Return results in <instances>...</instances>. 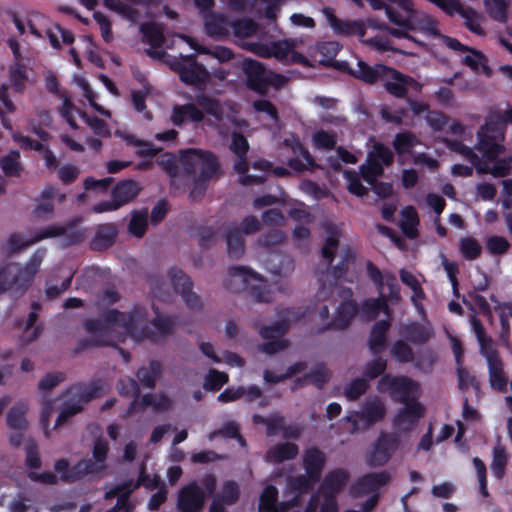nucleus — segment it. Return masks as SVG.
I'll list each match as a JSON object with an SVG mask.
<instances>
[{
	"instance_id": "obj_1",
	"label": "nucleus",
	"mask_w": 512,
	"mask_h": 512,
	"mask_svg": "<svg viewBox=\"0 0 512 512\" xmlns=\"http://www.w3.org/2000/svg\"><path fill=\"white\" fill-rule=\"evenodd\" d=\"M504 131L505 124L494 122L492 119L486 121L477 133V150L482 154L485 161L467 147L462 148L461 153L476 168L479 174L490 173L494 177H503L510 173L512 157L497 160L492 167L488 165L496 157L504 152Z\"/></svg>"
},
{
	"instance_id": "obj_2",
	"label": "nucleus",
	"mask_w": 512,
	"mask_h": 512,
	"mask_svg": "<svg viewBox=\"0 0 512 512\" xmlns=\"http://www.w3.org/2000/svg\"><path fill=\"white\" fill-rule=\"evenodd\" d=\"M379 390L389 392L393 397L405 402L410 401L394 417L393 426L398 432L412 430L424 414V408L414 399L419 395V385L406 377H383L378 384Z\"/></svg>"
},
{
	"instance_id": "obj_3",
	"label": "nucleus",
	"mask_w": 512,
	"mask_h": 512,
	"mask_svg": "<svg viewBox=\"0 0 512 512\" xmlns=\"http://www.w3.org/2000/svg\"><path fill=\"white\" fill-rule=\"evenodd\" d=\"M146 312L142 308H135L129 314L118 313L117 311H109L106 315L105 323L99 328H90L91 331L99 334L100 339L97 344H115L114 340L103 339L112 333H125L135 340L143 338L156 339L157 335L145 333L144 326L147 324Z\"/></svg>"
},
{
	"instance_id": "obj_4",
	"label": "nucleus",
	"mask_w": 512,
	"mask_h": 512,
	"mask_svg": "<svg viewBox=\"0 0 512 512\" xmlns=\"http://www.w3.org/2000/svg\"><path fill=\"white\" fill-rule=\"evenodd\" d=\"M351 73L367 83H373L380 78L386 89L397 97L404 96L410 90L420 92L422 89V85L413 78L382 65L370 67L363 61H358L356 67L351 68Z\"/></svg>"
},
{
	"instance_id": "obj_5",
	"label": "nucleus",
	"mask_w": 512,
	"mask_h": 512,
	"mask_svg": "<svg viewBox=\"0 0 512 512\" xmlns=\"http://www.w3.org/2000/svg\"><path fill=\"white\" fill-rule=\"evenodd\" d=\"M43 257L44 252L37 251L21 268L13 262L0 263V294L7 289L18 291L28 288L39 271Z\"/></svg>"
},
{
	"instance_id": "obj_6",
	"label": "nucleus",
	"mask_w": 512,
	"mask_h": 512,
	"mask_svg": "<svg viewBox=\"0 0 512 512\" xmlns=\"http://www.w3.org/2000/svg\"><path fill=\"white\" fill-rule=\"evenodd\" d=\"M367 271L369 277L376 284L380 298L368 300L363 304L362 314L368 318H374L378 315L380 310L388 314V308L385 302H397L400 299L399 289L396 284V279L391 274H381L377 267L368 264Z\"/></svg>"
},
{
	"instance_id": "obj_7",
	"label": "nucleus",
	"mask_w": 512,
	"mask_h": 512,
	"mask_svg": "<svg viewBox=\"0 0 512 512\" xmlns=\"http://www.w3.org/2000/svg\"><path fill=\"white\" fill-rule=\"evenodd\" d=\"M109 447L106 441L97 440L94 443L92 457L80 461L73 469H68V463L60 460L55 464V470L62 480H76L81 476L99 474L105 469V461Z\"/></svg>"
},
{
	"instance_id": "obj_8",
	"label": "nucleus",
	"mask_w": 512,
	"mask_h": 512,
	"mask_svg": "<svg viewBox=\"0 0 512 512\" xmlns=\"http://www.w3.org/2000/svg\"><path fill=\"white\" fill-rule=\"evenodd\" d=\"M471 326L479 342L481 352L487 360L491 388L499 392L506 391L507 379L503 370V364L492 348L491 340L485 335L481 323L476 318L471 319Z\"/></svg>"
},
{
	"instance_id": "obj_9",
	"label": "nucleus",
	"mask_w": 512,
	"mask_h": 512,
	"mask_svg": "<svg viewBox=\"0 0 512 512\" xmlns=\"http://www.w3.org/2000/svg\"><path fill=\"white\" fill-rule=\"evenodd\" d=\"M311 482L303 478L293 479L289 482L288 493L292 496V499L286 503H282L280 506H275L274 501L276 499V488L268 485L264 488L261 495V506L260 512H300L298 504L296 502L298 496L307 491Z\"/></svg>"
},
{
	"instance_id": "obj_10",
	"label": "nucleus",
	"mask_w": 512,
	"mask_h": 512,
	"mask_svg": "<svg viewBox=\"0 0 512 512\" xmlns=\"http://www.w3.org/2000/svg\"><path fill=\"white\" fill-rule=\"evenodd\" d=\"M299 41L297 39L284 40H258V57H274L286 63L306 64V58L296 51Z\"/></svg>"
},
{
	"instance_id": "obj_11",
	"label": "nucleus",
	"mask_w": 512,
	"mask_h": 512,
	"mask_svg": "<svg viewBox=\"0 0 512 512\" xmlns=\"http://www.w3.org/2000/svg\"><path fill=\"white\" fill-rule=\"evenodd\" d=\"M206 491H203L195 482L183 487L178 493L177 505L181 512H198L204 503L206 494L213 492L215 478L212 476L204 480Z\"/></svg>"
},
{
	"instance_id": "obj_12",
	"label": "nucleus",
	"mask_w": 512,
	"mask_h": 512,
	"mask_svg": "<svg viewBox=\"0 0 512 512\" xmlns=\"http://www.w3.org/2000/svg\"><path fill=\"white\" fill-rule=\"evenodd\" d=\"M88 9H93L97 0H81ZM104 5L122 18L136 22L141 15L148 13L147 0H103Z\"/></svg>"
},
{
	"instance_id": "obj_13",
	"label": "nucleus",
	"mask_w": 512,
	"mask_h": 512,
	"mask_svg": "<svg viewBox=\"0 0 512 512\" xmlns=\"http://www.w3.org/2000/svg\"><path fill=\"white\" fill-rule=\"evenodd\" d=\"M28 29L36 38H43L44 34L49 38L50 44L54 48H60L61 43H72L73 36L69 31L62 29L58 25H46V21L42 16H36L29 20Z\"/></svg>"
},
{
	"instance_id": "obj_14",
	"label": "nucleus",
	"mask_w": 512,
	"mask_h": 512,
	"mask_svg": "<svg viewBox=\"0 0 512 512\" xmlns=\"http://www.w3.org/2000/svg\"><path fill=\"white\" fill-rule=\"evenodd\" d=\"M386 414V408L378 399L367 402L360 412H353L347 420L353 425V432L366 429L381 421Z\"/></svg>"
},
{
	"instance_id": "obj_15",
	"label": "nucleus",
	"mask_w": 512,
	"mask_h": 512,
	"mask_svg": "<svg viewBox=\"0 0 512 512\" xmlns=\"http://www.w3.org/2000/svg\"><path fill=\"white\" fill-rule=\"evenodd\" d=\"M180 162L188 171L199 170L203 178L211 177L217 170L218 164L213 155L198 150H188L181 154Z\"/></svg>"
},
{
	"instance_id": "obj_16",
	"label": "nucleus",
	"mask_w": 512,
	"mask_h": 512,
	"mask_svg": "<svg viewBox=\"0 0 512 512\" xmlns=\"http://www.w3.org/2000/svg\"><path fill=\"white\" fill-rule=\"evenodd\" d=\"M392 152L382 144H375L373 150L368 154L367 162L361 167V173L367 183L380 176L383 172V166L392 162Z\"/></svg>"
},
{
	"instance_id": "obj_17",
	"label": "nucleus",
	"mask_w": 512,
	"mask_h": 512,
	"mask_svg": "<svg viewBox=\"0 0 512 512\" xmlns=\"http://www.w3.org/2000/svg\"><path fill=\"white\" fill-rule=\"evenodd\" d=\"M409 20L410 25L394 23L395 25L399 26V28H390L388 30L389 33L397 38H406L408 37V30H419L430 36L439 35L441 38L442 35L439 34L438 24L430 16L426 14L418 15V12L412 7V13Z\"/></svg>"
},
{
	"instance_id": "obj_18",
	"label": "nucleus",
	"mask_w": 512,
	"mask_h": 512,
	"mask_svg": "<svg viewBox=\"0 0 512 512\" xmlns=\"http://www.w3.org/2000/svg\"><path fill=\"white\" fill-rule=\"evenodd\" d=\"M441 41L449 49L461 54L463 63L469 66L473 71L489 75L486 59L479 51L470 49L461 44L457 39L448 36H441Z\"/></svg>"
},
{
	"instance_id": "obj_19",
	"label": "nucleus",
	"mask_w": 512,
	"mask_h": 512,
	"mask_svg": "<svg viewBox=\"0 0 512 512\" xmlns=\"http://www.w3.org/2000/svg\"><path fill=\"white\" fill-rule=\"evenodd\" d=\"M171 66L186 84L200 85L208 78L207 71L195 62L193 56H181Z\"/></svg>"
},
{
	"instance_id": "obj_20",
	"label": "nucleus",
	"mask_w": 512,
	"mask_h": 512,
	"mask_svg": "<svg viewBox=\"0 0 512 512\" xmlns=\"http://www.w3.org/2000/svg\"><path fill=\"white\" fill-rule=\"evenodd\" d=\"M139 188L133 181H123L113 190V199L109 202H102L94 206L95 212H105L116 210L121 205L132 200L138 194Z\"/></svg>"
},
{
	"instance_id": "obj_21",
	"label": "nucleus",
	"mask_w": 512,
	"mask_h": 512,
	"mask_svg": "<svg viewBox=\"0 0 512 512\" xmlns=\"http://www.w3.org/2000/svg\"><path fill=\"white\" fill-rule=\"evenodd\" d=\"M60 233L59 228H49L43 231L41 234L34 238H28L25 235L22 234H13L11 235L7 241L1 246L0 248V255L1 256H10L13 255L22 249L27 248L30 245H33L39 240L55 236Z\"/></svg>"
},
{
	"instance_id": "obj_22",
	"label": "nucleus",
	"mask_w": 512,
	"mask_h": 512,
	"mask_svg": "<svg viewBox=\"0 0 512 512\" xmlns=\"http://www.w3.org/2000/svg\"><path fill=\"white\" fill-rule=\"evenodd\" d=\"M60 112L72 128L77 126V120L79 119L84 120L97 135H108L107 126L102 120L98 118L85 117V115L77 110L68 99L64 100Z\"/></svg>"
},
{
	"instance_id": "obj_23",
	"label": "nucleus",
	"mask_w": 512,
	"mask_h": 512,
	"mask_svg": "<svg viewBox=\"0 0 512 512\" xmlns=\"http://www.w3.org/2000/svg\"><path fill=\"white\" fill-rule=\"evenodd\" d=\"M398 448V439L392 435H382L368 456V462L373 466L387 463Z\"/></svg>"
},
{
	"instance_id": "obj_24",
	"label": "nucleus",
	"mask_w": 512,
	"mask_h": 512,
	"mask_svg": "<svg viewBox=\"0 0 512 512\" xmlns=\"http://www.w3.org/2000/svg\"><path fill=\"white\" fill-rule=\"evenodd\" d=\"M231 150L238 156V160L234 164L235 172L238 174L239 182L242 185H251L254 182V177L247 175L248 164L243 159V155L248 150V143L246 139L236 133L233 134Z\"/></svg>"
},
{
	"instance_id": "obj_25",
	"label": "nucleus",
	"mask_w": 512,
	"mask_h": 512,
	"mask_svg": "<svg viewBox=\"0 0 512 512\" xmlns=\"http://www.w3.org/2000/svg\"><path fill=\"white\" fill-rule=\"evenodd\" d=\"M237 42L243 48L254 51L256 43L253 40L255 25L252 19H239L232 24Z\"/></svg>"
},
{
	"instance_id": "obj_26",
	"label": "nucleus",
	"mask_w": 512,
	"mask_h": 512,
	"mask_svg": "<svg viewBox=\"0 0 512 512\" xmlns=\"http://www.w3.org/2000/svg\"><path fill=\"white\" fill-rule=\"evenodd\" d=\"M323 14L335 32L347 35L357 34L360 37L364 36V28L360 22L339 20L330 8H324Z\"/></svg>"
},
{
	"instance_id": "obj_27",
	"label": "nucleus",
	"mask_w": 512,
	"mask_h": 512,
	"mask_svg": "<svg viewBox=\"0 0 512 512\" xmlns=\"http://www.w3.org/2000/svg\"><path fill=\"white\" fill-rule=\"evenodd\" d=\"M285 81V77L267 70L258 63V94L277 90L284 85Z\"/></svg>"
},
{
	"instance_id": "obj_28",
	"label": "nucleus",
	"mask_w": 512,
	"mask_h": 512,
	"mask_svg": "<svg viewBox=\"0 0 512 512\" xmlns=\"http://www.w3.org/2000/svg\"><path fill=\"white\" fill-rule=\"evenodd\" d=\"M282 334V328L263 329L261 332V338L264 341L261 344L262 351L266 354H273L284 349L287 342L282 338Z\"/></svg>"
},
{
	"instance_id": "obj_29",
	"label": "nucleus",
	"mask_w": 512,
	"mask_h": 512,
	"mask_svg": "<svg viewBox=\"0 0 512 512\" xmlns=\"http://www.w3.org/2000/svg\"><path fill=\"white\" fill-rule=\"evenodd\" d=\"M200 350L202 353L211 359L214 363H222L224 362L230 367H242L244 365V360L237 354L225 351L220 355H218L214 347L209 342H202L200 344Z\"/></svg>"
},
{
	"instance_id": "obj_30",
	"label": "nucleus",
	"mask_w": 512,
	"mask_h": 512,
	"mask_svg": "<svg viewBox=\"0 0 512 512\" xmlns=\"http://www.w3.org/2000/svg\"><path fill=\"white\" fill-rule=\"evenodd\" d=\"M170 279L175 290L181 293L187 305L193 307L197 303V297L191 293L192 283L190 279L180 270L172 271Z\"/></svg>"
},
{
	"instance_id": "obj_31",
	"label": "nucleus",
	"mask_w": 512,
	"mask_h": 512,
	"mask_svg": "<svg viewBox=\"0 0 512 512\" xmlns=\"http://www.w3.org/2000/svg\"><path fill=\"white\" fill-rule=\"evenodd\" d=\"M197 103L201 109L214 118H208L205 120V123L209 126H216L217 123L223 122L226 110L231 108L227 104L221 105L218 102L205 97L198 99Z\"/></svg>"
},
{
	"instance_id": "obj_32",
	"label": "nucleus",
	"mask_w": 512,
	"mask_h": 512,
	"mask_svg": "<svg viewBox=\"0 0 512 512\" xmlns=\"http://www.w3.org/2000/svg\"><path fill=\"white\" fill-rule=\"evenodd\" d=\"M171 120L175 125H181L186 122L203 121L204 115L203 112L197 109L193 104H186L174 107Z\"/></svg>"
},
{
	"instance_id": "obj_33",
	"label": "nucleus",
	"mask_w": 512,
	"mask_h": 512,
	"mask_svg": "<svg viewBox=\"0 0 512 512\" xmlns=\"http://www.w3.org/2000/svg\"><path fill=\"white\" fill-rule=\"evenodd\" d=\"M67 396L69 397V401H71L72 404H66L61 409L55 423V427L62 425L69 417L78 413L82 409L83 395L80 394L78 390H69L67 392ZM91 397L92 395L89 398H85L84 402H87Z\"/></svg>"
},
{
	"instance_id": "obj_34",
	"label": "nucleus",
	"mask_w": 512,
	"mask_h": 512,
	"mask_svg": "<svg viewBox=\"0 0 512 512\" xmlns=\"http://www.w3.org/2000/svg\"><path fill=\"white\" fill-rule=\"evenodd\" d=\"M324 462V455L319 450L312 448L306 451L304 456V467L310 480H315L319 476L324 466Z\"/></svg>"
},
{
	"instance_id": "obj_35",
	"label": "nucleus",
	"mask_w": 512,
	"mask_h": 512,
	"mask_svg": "<svg viewBox=\"0 0 512 512\" xmlns=\"http://www.w3.org/2000/svg\"><path fill=\"white\" fill-rule=\"evenodd\" d=\"M9 82L15 92L23 93L31 82L27 69L20 63H15L9 68Z\"/></svg>"
},
{
	"instance_id": "obj_36",
	"label": "nucleus",
	"mask_w": 512,
	"mask_h": 512,
	"mask_svg": "<svg viewBox=\"0 0 512 512\" xmlns=\"http://www.w3.org/2000/svg\"><path fill=\"white\" fill-rule=\"evenodd\" d=\"M204 25L206 32L211 36H225L228 34L227 19L217 13H210L204 16Z\"/></svg>"
},
{
	"instance_id": "obj_37",
	"label": "nucleus",
	"mask_w": 512,
	"mask_h": 512,
	"mask_svg": "<svg viewBox=\"0 0 512 512\" xmlns=\"http://www.w3.org/2000/svg\"><path fill=\"white\" fill-rule=\"evenodd\" d=\"M400 278L401 281L411 288L413 295L411 297L412 302L414 303L415 307L419 311V313H423V307L421 305V300L424 297V293L421 288V284L419 279L413 275L411 272L406 270H401L400 272Z\"/></svg>"
},
{
	"instance_id": "obj_38",
	"label": "nucleus",
	"mask_w": 512,
	"mask_h": 512,
	"mask_svg": "<svg viewBox=\"0 0 512 512\" xmlns=\"http://www.w3.org/2000/svg\"><path fill=\"white\" fill-rule=\"evenodd\" d=\"M418 223L417 212L412 206H407L401 211L400 227L409 238L416 236Z\"/></svg>"
},
{
	"instance_id": "obj_39",
	"label": "nucleus",
	"mask_w": 512,
	"mask_h": 512,
	"mask_svg": "<svg viewBox=\"0 0 512 512\" xmlns=\"http://www.w3.org/2000/svg\"><path fill=\"white\" fill-rule=\"evenodd\" d=\"M257 109L258 122H262V125L268 129H274L277 127L278 119L276 109L270 102L258 99Z\"/></svg>"
},
{
	"instance_id": "obj_40",
	"label": "nucleus",
	"mask_w": 512,
	"mask_h": 512,
	"mask_svg": "<svg viewBox=\"0 0 512 512\" xmlns=\"http://www.w3.org/2000/svg\"><path fill=\"white\" fill-rule=\"evenodd\" d=\"M389 479V475L385 472L367 475L358 483V490L362 493L372 492L385 485Z\"/></svg>"
},
{
	"instance_id": "obj_41",
	"label": "nucleus",
	"mask_w": 512,
	"mask_h": 512,
	"mask_svg": "<svg viewBox=\"0 0 512 512\" xmlns=\"http://www.w3.org/2000/svg\"><path fill=\"white\" fill-rule=\"evenodd\" d=\"M356 314V306L352 301H345L337 310L336 317L332 322L333 328H343L349 324Z\"/></svg>"
},
{
	"instance_id": "obj_42",
	"label": "nucleus",
	"mask_w": 512,
	"mask_h": 512,
	"mask_svg": "<svg viewBox=\"0 0 512 512\" xmlns=\"http://www.w3.org/2000/svg\"><path fill=\"white\" fill-rule=\"evenodd\" d=\"M74 82L81 89L84 97L89 102L90 106L99 112L101 115L110 117V112L104 109L102 106L97 103V95L90 89L88 82L82 76H75Z\"/></svg>"
},
{
	"instance_id": "obj_43",
	"label": "nucleus",
	"mask_w": 512,
	"mask_h": 512,
	"mask_svg": "<svg viewBox=\"0 0 512 512\" xmlns=\"http://www.w3.org/2000/svg\"><path fill=\"white\" fill-rule=\"evenodd\" d=\"M292 150L296 158L290 161L291 167L296 170H302L314 165L312 157L301 143L296 142Z\"/></svg>"
},
{
	"instance_id": "obj_44",
	"label": "nucleus",
	"mask_w": 512,
	"mask_h": 512,
	"mask_svg": "<svg viewBox=\"0 0 512 512\" xmlns=\"http://www.w3.org/2000/svg\"><path fill=\"white\" fill-rule=\"evenodd\" d=\"M15 140L18 142V144L21 147H23L25 149H33V150L39 151L41 153V155L43 156V159L45 160L46 165L48 167H52L53 165H55L56 159H55L54 155L49 150H47L43 144L34 142L31 139H29L28 137H24V136H16Z\"/></svg>"
},
{
	"instance_id": "obj_45",
	"label": "nucleus",
	"mask_w": 512,
	"mask_h": 512,
	"mask_svg": "<svg viewBox=\"0 0 512 512\" xmlns=\"http://www.w3.org/2000/svg\"><path fill=\"white\" fill-rule=\"evenodd\" d=\"M494 303L493 309L498 313L502 326L501 338L507 342L509 336V318H512V303H498L494 298L491 299Z\"/></svg>"
},
{
	"instance_id": "obj_46",
	"label": "nucleus",
	"mask_w": 512,
	"mask_h": 512,
	"mask_svg": "<svg viewBox=\"0 0 512 512\" xmlns=\"http://www.w3.org/2000/svg\"><path fill=\"white\" fill-rule=\"evenodd\" d=\"M390 3L397 4L405 11V15L398 16L391 8L386 9V15L391 23L410 25V16L412 13V2L410 0H389Z\"/></svg>"
},
{
	"instance_id": "obj_47",
	"label": "nucleus",
	"mask_w": 512,
	"mask_h": 512,
	"mask_svg": "<svg viewBox=\"0 0 512 512\" xmlns=\"http://www.w3.org/2000/svg\"><path fill=\"white\" fill-rule=\"evenodd\" d=\"M418 140L409 133H401L395 137L394 148L400 158H404L406 154H412L413 149L418 145Z\"/></svg>"
},
{
	"instance_id": "obj_48",
	"label": "nucleus",
	"mask_w": 512,
	"mask_h": 512,
	"mask_svg": "<svg viewBox=\"0 0 512 512\" xmlns=\"http://www.w3.org/2000/svg\"><path fill=\"white\" fill-rule=\"evenodd\" d=\"M27 410V406L24 403H19L15 405L7 415V424L11 430H22L25 425V412Z\"/></svg>"
},
{
	"instance_id": "obj_49",
	"label": "nucleus",
	"mask_w": 512,
	"mask_h": 512,
	"mask_svg": "<svg viewBox=\"0 0 512 512\" xmlns=\"http://www.w3.org/2000/svg\"><path fill=\"white\" fill-rule=\"evenodd\" d=\"M284 0H258V20L266 18L274 21Z\"/></svg>"
},
{
	"instance_id": "obj_50",
	"label": "nucleus",
	"mask_w": 512,
	"mask_h": 512,
	"mask_svg": "<svg viewBox=\"0 0 512 512\" xmlns=\"http://www.w3.org/2000/svg\"><path fill=\"white\" fill-rule=\"evenodd\" d=\"M482 251L481 244L473 237H465L460 240V253L466 260H474Z\"/></svg>"
},
{
	"instance_id": "obj_51",
	"label": "nucleus",
	"mask_w": 512,
	"mask_h": 512,
	"mask_svg": "<svg viewBox=\"0 0 512 512\" xmlns=\"http://www.w3.org/2000/svg\"><path fill=\"white\" fill-rule=\"evenodd\" d=\"M508 456L506 454L505 449L502 446H497L494 448L493 452V460L491 464V469L493 475L501 479L505 474V467L507 465Z\"/></svg>"
},
{
	"instance_id": "obj_52",
	"label": "nucleus",
	"mask_w": 512,
	"mask_h": 512,
	"mask_svg": "<svg viewBox=\"0 0 512 512\" xmlns=\"http://www.w3.org/2000/svg\"><path fill=\"white\" fill-rule=\"evenodd\" d=\"M389 327V323L387 321H381L377 323L371 333L370 337V348L373 352L380 351L385 343V332Z\"/></svg>"
},
{
	"instance_id": "obj_53",
	"label": "nucleus",
	"mask_w": 512,
	"mask_h": 512,
	"mask_svg": "<svg viewBox=\"0 0 512 512\" xmlns=\"http://www.w3.org/2000/svg\"><path fill=\"white\" fill-rule=\"evenodd\" d=\"M116 135L123 139L127 144L134 145L135 147H137V153L140 155H154L159 150L149 143H145L135 139L133 135H130L127 132L116 131Z\"/></svg>"
},
{
	"instance_id": "obj_54",
	"label": "nucleus",
	"mask_w": 512,
	"mask_h": 512,
	"mask_svg": "<svg viewBox=\"0 0 512 512\" xmlns=\"http://www.w3.org/2000/svg\"><path fill=\"white\" fill-rule=\"evenodd\" d=\"M228 382V375L217 370H210L205 377L203 387L207 391L219 390Z\"/></svg>"
},
{
	"instance_id": "obj_55",
	"label": "nucleus",
	"mask_w": 512,
	"mask_h": 512,
	"mask_svg": "<svg viewBox=\"0 0 512 512\" xmlns=\"http://www.w3.org/2000/svg\"><path fill=\"white\" fill-rule=\"evenodd\" d=\"M487 13L495 20L504 21L506 18L507 0H485Z\"/></svg>"
},
{
	"instance_id": "obj_56",
	"label": "nucleus",
	"mask_w": 512,
	"mask_h": 512,
	"mask_svg": "<svg viewBox=\"0 0 512 512\" xmlns=\"http://www.w3.org/2000/svg\"><path fill=\"white\" fill-rule=\"evenodd\" d=\"M141 31L145 40L153 47H160L164 41L163 33L160 27L154 24H145L141 26Z\"/></svg>"
},
{
	"instance_id": "obj_57",
	"label": "nucleus",
	"mask_w": 512,
	"mask_h": 512,
	"mask_svg": "<svg viewBox=\"0 0 512 512\" xmlns=\"http://www.w3.org/2000/svg\"><path fill=\"white\" fill-rule=\"evenodd\" d=\"M298 453V449L294 444H283L272 449L268 457L273 461H283L295 457Z\"/></svg>"
},
{
	"instance_id": "obj_58",
	"label": "nucleus",
	"mask_w": 512,
	"mask_h": 512,
	"mask_svg": "<svg viewBox=\"0 0 512 512\" xmlns=\"http://www.w3.org/2000/svg\"><path fill=\"white\" fill-rule=\"evenodd\" d=\"M312 142L317 149H330L336 143V135L330 131L318 130L314 132Z\"/></svg>"
},
{
	"instance_id": "obj_59",
	"label": "nucleus",
	"mask_w": 512,
	"mask_h": 512,
	"mask_svg": "<svg viewBox=\"0 0 512 512\" xmlns=\"http://www.w3.org/2000/svg\"><path fill=\"white\" fill-rule=\"evenodd\" d=\"M147 226V212H134L129 224V231L131 234L141 237Z\"/></svg>"
},
{
	"instance_id": "obj_60",
	"label": "nucleus",
	"mask_w": 512,
	"mask_h": 512,
	"mask_svg": "<svg viewBox=\"0 0 512 512\" xmlns=\"http://www.w3.org/2000/svg\"><path fill=\"white\" fill-rule=\"evenodd\" d=\"M0 165L6 175H17L20 171L19 154L11 152L1 160Z\"/></svg>"
},
{
	"instance_id": "obj_61",
	"label": "nucleus",
	"mask_w": 512,
	"mask_h": 512,
	"mask_svg": "<svg viewBox=\"0 0 512 512\" xmlns=\"http://www.w3.org/2000/svg\"><path fill=\"white\" fill-rule=\"evenodd\" d=\"M391 353L400 362H408L413 358L412 350L402 341H398L393 345Z\"/></svg>"
},
{
	"instance_id": "obj_62",
	"label": "nucleus",
	"mask_w": 512,
	"mask_h": 512,
	"mask_svg": "<svg viewBox=\"0 0 512 512\" xmlns=\"http://www.w3.org/2000/svg\"><path fill=\"white\" fill-rule=\"evenodd\" d=\"M36 317H37L36 313L31 312L25 322L24 332L22 335V339L25 342L32 341L39 334V329L37 326H35Z\"/></svg>"
},
{
	"instance_id": "obj_63",
	"label": "nucleus",
	"mask_w": 512,
	"mask_h": 512,
	"mask_svg": "<svg viewBox=\"0 0 512 512\" xmlns=\"http://www.w3.org/2000/svg\"><path fill=\"white\" fill-rule=\"evenodd\" d=\"M159 373V367L157 364H151L148 369H140L138 371V378L147 387H153L155 379Z\"/></svg>"
},
{
	"instance_id": "obj_64",
	"label": "nucleus",
	"mask_w": 512,
	"mask_h": 512,
	"mask_svg": "<svg viewBox=\"0 0 512 512\" xmlns=\"http://www.w3.org/2000/svg\"><path fill=\"white\" fill-rule=\"evenodd\" d=\"M366 389V381L363 379H357L349 384V386L345 389L344 394L348 399L354 400L362 395Z\"/></svg>"
}]
</instances>
